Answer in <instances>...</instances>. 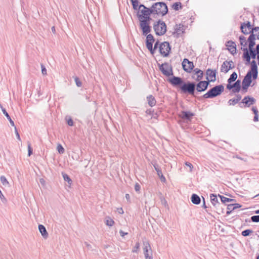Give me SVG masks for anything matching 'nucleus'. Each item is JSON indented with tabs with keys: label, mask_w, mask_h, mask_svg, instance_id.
I'll use <instances>...</instances> for the list:
<instances>
[{
	"label": "nucleus",
	"mask_w": 259,
	"mask_h": 259,
	"mask_svg": "<svg viewBox=\"0 0 259 259\" xmlns=\"http://www.w3.org/2000/svg\"><path fill=\"white\" fill-rule=\"evenodd\" d=\"M168 81L174 87H177L180 88L181 93L184 94H188L193 97L196 96V83L193 81H185L180 77L173 76L168 79Z\"/></svg>",
	"instance_id": "1"
},
{
	"label": "nucleus",
	"mask_w": 259,
	"mask_h": 259,
	"mask_svg": "<svg viewBox=\"0 0 259 259\" xmlns=\"http://www.w3.org/2000/svg\"><path fill=\"white\" fill-rule=\"evenodd\" d=\"M152 14L160 16H164L168 12L167 5L164 2H156L152 5Z\"/></svg>",
	"instance_id": "2"
},
{
	"label": "nucleus",
	"mask_w": 259,
	"mask_h": 259,
	"mask_svg": "<svg viewBox=\"0 0 259 259\" xmlns=\"http://www.w3.org/2000/svg\"><path fill=\"white\" fill-rule=\"evenodd\" d=\"M152 14H147L144 16L142 19L139 20L140 28L142 32L143 35H146L151 31V27L150 25V21L152 18L150 17Z\"/></svg>",
	"instance_id": "3"
},
{
	"label": "nucleus",
	"mask_w": 259,
	"mask_h": 259,
	"mask_svg": "<svg viewBox=\"0 0 259 259\" xmlns=\"http://www.w3.org/2000/svg\"><path fill=\"white\" fill-rule=\"evenodd\" d=\"M224 91V87L222 84L217 85L209 89L201 98L205 99L213 98L220 95Z\"/></svg>",
	"instance_id": "4"
},
{
	"label": "nucleus",
	"mask_w": 259,
	"mask_h": 259,
	"mask_svg": "<svg viewBox=\"0 0 259 259\" xmlns=\"http://www.w3.org/2000/svg\"><path fill=\"white\" fill-rule=\"evenodd\" d=\"M166 28L165 23L160 19L154 22L153 24V29L158 36L164 35L167 31Z\"/></svg>",
	"instance_id": "5"
},
{
	"label": "nucleus",
	"mask_w": 259,
	"mask_h": 259,
	"mask_svg": "<svg viewBox=\"0 0 259 259\" xmlns=\"http://www.w3.org/2000/svg\"><path fill=\"white\" fill-rule=\"evenodd\" d=\"M171 50V47L168 42L164 41L160 44L159 47V51L160 54L164 57H167L169 52Z\"/></svg>",
	"instance_id": "6"
},
{
	"label": "nucleus",
	"mask_w": 259,
	"mask_h": 259,
	"mask_svg": "<svg viewBox=\"0 0 259 259\" xmlns=\"http://www.w3.org/2000/svg\"><path fill=\"white\" fill-rule=\"evenodd\" d=\"M246 75H249L250 79L255 80L258 76V68L255 60L252 61L251 66L250 70L247 72Z\"/></svg>",
	"instance_id": "7"
},
{
	"label": "nucleus",
	"mask_w": 259,
	"mask_h": 259,
	"mask_svg": "<svg viewBox=\"0 0 259 259\" xmlns=\"http://www.w3.org/2000/svg\"><path fill=\"white\" fill-rule=\"evenodd\" d=\"M256 102L255 99L249 96L245 97L239 103V106L240 108L249 107L250 105L254 104Z\"/></svg>",
	"instance_id": "8"
},
{
	"label": "nucleus",
	"mask_w": 259,
	"mask_h": 259,
	"mask_svg": "<svg viewBox=\"0 0 259 259\" xmlns=\"http://www.w3.org/2000/svg\"><path fill=\"white\" fill-rule=\"evenodd\" d=\"M159 66V69L162 73L166 76H169L173 75L172 69L171 66H170L169 69L168 70L167 69L169 67V64L167 62H165L162 64H158Z\"/></svg>",
	"instance_id": "9"
},
{
	"label": "nucleus",
	"mask_w": 259,
	"mask_h": 259,
	"mask_svg": "<svg viewBox=\"0 0 259 259\" xmlns=\"http://www.w3.org/2000/svg\"><path fill=\"white\" fill-rule=\"evenodd\" d=\"M210 81L200 80L197 83H196V89L197 92H202L206 91L209 84Z\"/></svg>",
	"instance_id": "10"
},
{
	"label": "nucleus",
	"mask_w": 259,
	"mask_h": 259,
	"mask_svg": "<svg viewBox=\"0 0 259 259\" xmlns=\"http://www.w3.org/2000/svg\"><path fill=\"white\" fill-rule=\"evenodd\" d=\"M183 69L185 71L190 73L194 67L193 62L189 61L188 59L185 58L182 63Z\"/></svg>",
	"instance_id": "11"
},
{
	"label": "nucleus",
	"mask_w": 259,
	"mask_h": 259,
	"mask_svg": "<svg viewBox=\"0 0 259 259\" xmlns=\"http://www.w3.org/2000/svg\"><path fill=\"white\" fill-rule=\"evenodd\" d=\"M217 74V71L216 69L212 70L210 68L207 69L206 71V81L209 80L210 82L215 81L216 80Z\"/></svg>",
	"instance_id": "12"
},
{
	"label": "nucleus",
	"mask_w": 259,
	"mask_h": 259,
	"mask_svg": "<svg viewBox=\"0 0 259 259\" xmlns=\"http://www.w3.org/2000/svg\"><path fill=\"white\" fill-rule=\"evenodd\" d=\"M241 81L237 80L233 84L231 83H228L227 85V89L229 90H232V92L234 93H239L241 90Z\"/></svg>",
	"instance_id": "13"
},
{
	"label": "nucleus",
	"mask_w": 259,
	"mask_h": 259,
	"mask_svg": "<svg viewBox=\"0 0 259 259\" xmlns=\"http://www.w3.org/2000/svg\"><path fill=\"white\" fill-rule=\"evenodd\" d=\"M234 68L233 65V62L232 60L229 61H224L221 65V71L222 72L227 73L229 70Z\"/></svg>",
	"instance_id": "14"
},
{
	"label": "nucleus",
	"mask_w": 259,
	"mask_h": 259,
	"mask_svg": "<svg viewBox=\"0 0 259 259\" xmlns=\"http://www.w3.org/2000/svg\"><path fill=\"white\" fill-rule=\"evenodd\" d=\"M144 254L145 259H153L151 246L148 242H144Z\"/></svg>",
	"instance_id": "15"
},
{
	"label": "nucleus",
	"mask_w": 259,
	"mask_h": 259,
	"mask_svg": "<svg viewBox=\"0 0 259 259\" xmlns=\"http://www.w3.org/2000/svg\"><path fill=\"white\" fill-rule=\"evenodd\" d=\"M193 74L194 75L192 76V78L194 79L196 81H199L202 79L204 73L203 71L200 70L199 68H195L193 70Z\"/></svg>",
	"instance_id": "16"
},
{
	"label": "nucleus",
	"mask_w": 259,
	"mask_h": 259,
	"mask_svg": "<svg viewBox=\"0 0 259 259\" xmlns=\"http://www.w3.org/2000/svg\"><path fill=\"white\" fill-rule=\"evenodd\" d=\"M251 82L252 79H250L249 75L246 74L242 82V90L246 92Z\"/></svg>",
	"instance_id": "17"
},
{
	"label": "nucleus",
	"mask_w": 259,
	"mask_h": 259,
	"mask_svg": "<svg viewBox=\"0 0 259 259\" xmlns=\"http://www.w3.org/2000/svg\"><path fill=\"white\" fill-rule=\"evenodd\" d=\"M195 115L194 113L190 111H182L179 114V116L183 119L191 121L193 116Z\"/></svg>",
	"instance_id": "18"
},
{
	"label": "nucleus",
	"mask_w": 259,
	"mask_h": 259,
	"mask_svg": "<svg viewBox=\"0 0 259 259\" xmlns=\"http://www.w3.org/2000/svg\"><path fill=\"white\" fill-rule=\"evenodd\" d=\"M226 46L227 47L228 51L232 55H234L236 53V45L234 41L232 40L227 41L226 43Z\"/></svg>",
	"instance_id": "19"
},
{
	"label": "nucleus",
	"mask_w": 259,
	"mask_h": 259,
	"mask_svg": "<svg viewBox=\"0 0 259 259\" xmlns=\"http://www.w3.org/2000/svg\"><path fill=\"white\" fill-rule=\"evenodd\" d=\"M241 49L243 51L242 57L243 59L246 61V65L250 64V66H251L252 61H250L251 58L249 56V51L248 49L247 48H242Z\"/></svg>",
	"instance_id": "20"
},
{
	"label": "nucleus",
	"mask_w": 259,
	"mask_h": 259,
	"mask_svg": "<svg viewBox=\"0 0 259 259\" xmlns=\"http://www.w3.org/2000/svg\"><path fill=\"white\" fill-rule=\"evenodd\" d=\"M210 197V201H211L212 204L214 207H215L216 208H217L218 209H219V208L221 206L222 203H221L219 202L217 195L215 194H211Z\"/></svg>",
	"instance_id": "21"
},
{
	"label": "nucleus",
	"mask_w": 259,
	"mask_h": 259,
	"mask_svg": "<svg viewBox=\"0 0 259 259\" xmlns=\"http://www.w3.org/2000/svg\"><path fill=\"white\" fill-rule=\"evenodd\" d=\"M255 39H256L255 34H254L253 33H251L247 39V41L248 42V49H254L253 47L255 45Z\"/></svg>",
	"instance_id": "22"
},
{
	"label": "nucleus",
	"mask_w": 259,
	"mask_h": 259,
	"mask_svg": "<svg viewBox=\"0 0 259 259\" xmlns=\"http://www.w3.org/2000/svg\"><path fill=\"white\" fill-rule=\"evenodd\" d=\"M153 166L154 167L155 170L156 171L157 175L159 176L160 181L162 182H165L166 179L164 176L163 175L162 171L160 169L159 165L155 163L153 164Z\"/></svg>",
	"instance_id": "23"
},
{
	"label": "nucleus",
	"mask_w": 259,
	"mask_h": 259,
	"mask_svg": "<svg viewBox=\"0 0 259 259\" xmlns=\"http://www.w3.org/2000/svg\"><path fill=\"white\" fill-rule=\"evenodd\" d=\"M175 31L174 32V34L177 33L178 35V36L181 34V33H184L185 32V26L182 24H176L174 27Z\"/></svg>",
	"instance_id": "24"
},
{
	"label": "nucleus",
	"mask_w": 259,
	"mask_h": 259,
	"mask_svg": "<svg viewBox=\"0 0 259 259\" xmlns=\"http://www.w3.org/2000/svg\"><path fill=\"white\" fill-rule=\"evenodd\" d=\"M139 11L137 12V16L138 18L139 21L142 19L144 16L147 15V14H152L149 10H138Z\"/></svg>",
	"instance_id": "25"
},
{
	"label": "nucleus",
	"mask_w": 259,
	"mask_h": 259,
	"mask_svg": "<svg viewBox=\"0 0 259 259\" xmlns=\"http://www.w3.org/2000/svg\"><path fill=\"white\" fill-rule=\"evenodd\" d=\"M38 230L39 232L41 233L42 236L45 238L47 239L48 236L49 234L47 231V230L45 228V227L42 225H38Z\"/></svg>",
	"instance_id": "26"
},
{
	"label": "nucleus",
	"mask_w": 259,
	"mask_h": 259,
	"mask_svg": "<svg viewBox=\"0 0 259 259\" xmlns=\"http://www.w3.org/2000/svg\"><path fill=\"white\" fill-rule=\"evenodd\" d=\"M147 100L148 105L151 107L155 106L156 104V99L152 95H149L147 97Z\"/></svg>",
	"instance_id": "27"
},
{
	"label": "nucleus",
	"mask_w": 259,
	"mask_h": 259,
	"mask_svg": "<svg viewBox=\"0 0 259 259\" xmlns=\"http://www.w3.org/2000/svg\"><path fill=\"white\" fill-rule=\"evenodd\" d=\"M191 200L192 202L194 204H199L201 202V199L200 197L196 194H193L191 197Z\"/></svg>",
	"instance_id": "28"
},
{
	"label": "nucleus",
	"mask_w": 259,
	"mask_h": 259,
	"mask_svg": "<svg viewBox=\"0 0 259 259\" xmlns=\"http://www.w3.org/2000/svg\"><path fill=\"white\" fill-rule=\"evenodd\" d=\"M219 196V197L221 199V201L222 202V203H226L227 202H232V201H235V200L233 199H230V198H227L223 195H218Z\"/></svg>",
	"instance_id": "29"
},
{
	"label": "nucleus",
	"mask_w": 259,
	"mask_h": 259,
	"mask_svg": "<svg viewBox=\"0 0 259 259\" xmlns=\"http://www.w3.org/2000/svg\"><path fill=\"white\" fill-rule=\"evenodd\" d=\"M239 39L240 42V45L243 46V48H247V42L245 37L243 35H240L239 37Z\"/></svg>",
	"instance_id": "30"
},
{
	"label": "nucleus",
	"mask_w": 259,
	"mask_h": 259,
	"mask_svg": "<svg viewBox=\"0 0 259 259\" xmlns=\"http://www.w3.org/2000/svg\"><path fill=\"white\" fill-rule=\"evenodd\" d=\"M237 78V74L236 72H233L229 79H228L227 81L228 83H231L232 82L235 81Z\"/></svg>",
	"instance_id": "31"
},
{
	"label": "nucleus",
	"mask_w": 259,
	"mask_h": 259,
	"mask_svg": "<svg viewBox=\"0 0 259 259\" xmlns=\"http://www.w3.org/2000/svg\"><path fill=\"white\" fill-rule=\"evenodd\" d=\"M3 113L6 116L7 118L9 120L11 125L12 126H15L14 122L12 120V119H11L10 116L9 115V114L7 112V111H6V110L5 109H3Z\"/></svg>",
	"instance_id": "32"
},
{
	"label": "nucleus",
	"mask_w": 259,
	"mask_h": 259,
	"mask_svg": "<svg viewBox=\"0 0 259 259\" xmlns=\"http://www.w3.org/2000/svg\"><path fill=\"white\" fill-rule=\"evenodd\" d=\"M240 30L242 33L245 35H247L248 34H251V30H249L247 27H245V25H241L240 26Z\"/></svg>",
	"instance_id": "33"
},
{
	"label": "nucleus",
	"mask_w": 259,
	"mask_h": 259,
	"mask_svg": "<svg viewBox=\"0 0 259 259\" xmlns=\"http://www.w3.org/2000/svg\"><path fill=\"white\" fill-rule=\"evenodd\" d=\"M62 176H63L64 180L66 182H67L68 184L69 185H71L72 181L71 179L70 178L69 176L67 174H66V173H64V172H62Z\"/></svg>",
	"instance_id": "34"
},
{
	"label": "nucleus",
	"mask_w": 259,
	"mask_h": 259,
	"mask_svg": "<svg viewBox=\"0 0 259 259\" xmlns=\"http://www.w3.org/2000/svg\"><path fill=\"white\" fill-rule=\"evenodd\" d=\"M172 8L175 11H178L180 9L182 8V4L181 2L175 3L171 6Z\"/></svg>",
	"instance_id": "35"
},
{
	"label": "nucleus",
	"mask_w": 259,
	"mask_h": 259,
	"mask_svg": "<svg viewBox=\"0 0 259 259\" xmlns=\"http://www.w3.org/2000/svg\"><path fill=\"white\" fill-rule=\"evenodd\" d=\"M249 51V56L250 58L253 59H255L256 56H257V54H256V52L254 49H248Z\"/></svg>",
	"instance_id": "36"
},
{
	"label": "nucleus",
	"mask_w": 259,
	"mask_h": 259,
	"mask_svg": "<svg viewBox=\"0 0 259 259\" xmlns=\"http://www.w3.org/2000/svg\"><path fill=\"white\" fill-rule=\"evenodd\" d=\"M114 223H115V222L113 221V220L111 219L110 217L107 218V219L105 221L106 225L109 227H112L114 224Z\"/></svg>",
	"instance_id": "37"
},
{
	"label": "nucleus",
	"mask_w": 259,
	"mask_h": 259,
	"mask_svg": "<svg viewBox=\"0 0 259 259\" xmlns=\"http://www.w3.org/2000/svg\"><path fill=\"white\" fill-rule=\"evenodd\" d=\"M253 233V231L251 229H246L243 231L241 232V235L244 237L248 236L251 235V233Z\"/></svg>",
	"instance_id": "38"
},
{
	"label": "nucleus",
	"mask_w": 259,
	"mask_h": 259,
	"mask_svg": "<svg viewBox=\"0 0 259 259\" xmlns=\"http://www.w3.org/2000/svg\"><path fill=\"white\" fill-rule=\"evenodd\" d=\"M131 2L133 6V8L134 10H138L139 7V1L138 0H131Z\"/></svg>",
	"instance_id": "39"
},
{
	"label": "nucleus",
	"mask_w": 259,
	"mask_h": 259,
	"mask_svg": "<svg viewBox=\"0 0 259 259\" xmlns=\"http://www.w3.org/2000/svg\"><path fill=\"white\" fill-rule=\"evenodd\" d=\"M153 44V43H151V42H146V47L152 54H154Z\"/></svg>",
	"instance_id": "40"
},
{
	"label": "nucleus",
	"mask_w": 259,
	"mask_h": 259,
	"mask_svg": "<svg viewBox=\"0 0 259 259\" xmlns=\"http://www.w3.org/2000/svg\"><path fill=\"white\" fill-rule=\"evenodd\" d=\"M146 36V42H151V43H153L154 42V38L151 34L148 33Z\"/></svg>",
	"instance_id": "41"
},
{
	"label": "nucleus",
	"mask_w": 259,
	"mask_h": 259,
	"mask_svg": "<svg viewBox=\"0 0 259 259\" xmlns=\"http://www.w3.org/2000/svg\"><path fill=\"white\" fill-rule=\"evenodd\" d=\"M140 244L139 242H136L135 246L132 249L133 252L138 253L140 249Z\"/></svg>",
	"instance_id": "42"
},
{
	"label": "nucleus",
	"mask_w": 259,
	"mask_h": 259,
	"mask_svg": "<svg viewBox=\"0 0 259 259\" xmlns=\"http://www.w3.org/2000/svg\"><path fill=\"white\" fill-rule=\"evenodd\" d=\"M149 10V11L150 10V11L151 12H152V6L150 8H148L146 6H145L143 4H140L139 6V7L138 8V10Z\"/></svg>",
	"instance_id": "43"
},
{
	"label": "nucleus",
	"mask_w": 259,
	"mask_h": 259,
	"mask_svg": "<svg viewBox=\"0 0 259 259\" xmlns=\"http://www.w3.org/2000/svg\"><path fill=\"white\" fill-rule=\"evenodd\" d=\"M233 205H234L233 204L228 205V206H227L228 210L227 211V212H226L227 214H230L233 210H235Z\"/></svg>",
	"instance_id": "44"
},
{
	"label": "nucleus",
	"mask_w": 259,
	"mask_h": 259,
	"mask_svg": "<svg viewBox=\"0 0 259 259\" xmlns=\"http://www.w3.org/2000/svg\"><path fill=\"white\" fill-rule=\"evenodd\" d=\"M241 25H245V27H247V28L249 30H252V28H253V27L252 26L251 24V23L250 21H247L246 22H243V23H242L241 24Z\"/></svg>",
	"instance_id": "45"
},
{
	"label": "nucleus",
	"mask_w": 259,
	"mask_h": 259,
	"mask_svg": "<svg viewBox=\"0 0 259 259\" xmlns=\"http://www.w3.org/2000/svg\"><path fill=\"white\" fill-rule=\"evenodd\" d=\"M57 150L60 154H63L65 152L64 148L60 144H58L57 147Z\"/></svg>",
	"instance_id": "46"
},
{
	"label": "nucleus",
	"mask_w": 259,
	"mask_h": 259,
	"mask_svg": "<svg viewBox=\"0 0 259 259\" xmlns=\"http://www.w3.org/2000/svg\"><path fill=\"white\" fill-rule=\"evenodd\" d=\"M0 179L1 183L3 184V185L7 186L9 185V182L5 176H1Z\"/></svg>",
	"instance_id": "47"
},
{
	"label": "nucleus",
	"mask_w": 259,
	"mask_h": 259,
	"mask_svg": "<svg viewBox=\"0 0 259 259\" xmlns=\"http://www.w3.org/2000/svg\"><path fill=\"white\" fill-rule=\"evenodd\" d=\"M73 78L76 86L78 87H81L82 85V82L80 80L79 78L77 76L73 77Z\"/></svg>",
	"instance_id": "48"
},
{
	"label": "nucleus",
	"mask_w": 259,
	"mask_h": 259,
	"mask_svg": "<svg viewBox=\"0 0 259 259\" xmlns=\"http://www.w3.org/2000/svg\"><path fill=\"white\" fill-rule=\"evenodd\" d=\"M251 220L254 223L259 222V215L252 216L251 217Z\"/></svg>",
	"instance_id": "49"
},
{
	"label": "nucleus",
	"mask_w": 259,
	"mask_h": 259,
	"mask_svg": "<svg viewBox=\"0 0 259 259\" xmlns=\"http://www.w3.org/2000/svg\"><path fill=\"white\" fill-rule=\"evenodd\" d=\"M228 103L229 105L234 106L237 103V101H236L234 98L231 99L228 101Z\"/></svg>",
	"instance_id": "50"
},
{
	"label": "nucleus",
	"mask_w": 259,
	"mask_h": 259,
	"mask_svg": "<svg viewBox=\"0 0 259 259\" xmlns=\"http://www.w3.org/2000/svg\"><path fill=\"white\" fill-rule=\"evenodd\" d=\"M33 150L31 147V144L29 142H28V156H30L32 154Z\"/></svg>",
	"instance_id": "51"
},
{
	"label": "nucleus",
	"mask_w": 259,
	"mask_h": 259,
	"mask_svg": "<svg viewBox=\"0 0 259 259\" xmlns=\"http://www.w3.org/2000/svg\"><path fill=\"white\" fill-rule=\"evenodd\" d=\"M41 73L44 75H46L47 74V69L45 67V66L42 64H41Z\"/></svg>",
	"instance_id": "52"
},
{
	"label": "nucleus",
	"mask_w": 259,
	"mask_h": 259,
	"mask_svg": "<svg viewBox=\"0 0 259 259\" xmlns=\"http://www.w3.org/2000/svg\"><path fill=\"white\" fill-rule=\"evenodd\" d=\"M185 164H186V165H187V166H188V167H189V168H190V170H189V171H190V172H192V169H193V165H192L191 163H190V162H186L185 163Z\"/></svg>",
	"instance_id": "53"
},
{
	"label": "nucleus",
	"mask_w": 259,
	"mask_h": 259,
	"mask_svg": "<svg viewBox=\"0 0 259 259\" xmlns=\"http://www.w3.org/2000/svg\"><path fill=\"white\" fill-rule=\"evenodd\" d=\"M160 44H159V41L157 40L154 44V46L153 48V52L154 53L155 50L158 48V47H159Z\"/></svg>",
	"instance_id": "54"
},
{
	"label": "nucleus",
	"mask_w": 259,
	"mask_h": 259,
	"mask_svg": "<svg viewBox=\"0 0 259 259\" xmlns=\"http://www.w3.org/2000/svg\"><path fill=\"white\" fill-rule=\"evenodd\" d=\"M141 189V186L138 183H136L135 185V190L136 192H139Z\"/></svg>",
	"instance_id": "55"
},
{
	"label": "nucleus",
	"mask_w": 259,
	"mask_h": 259,
	"mask_svg": "<svg viewBox=\"0 0 259 259\" xmlns=\"http://www.w3.org/2000/svg\"><path fill=\"white\" fill-rule=\"evenodd\" d=\"M256 54H257V59H259V44L257 45L255 49H254Z\"/></svg>",
	"instance_id": "56"
},
{
	"label": "nucleus",
	"mask_w": 259,
	"mask_h": 259,
	"mask_svg": "<svg viewBox=\"0 0 259 259\" xmlns=\"http://www.w3.org/2000/svg\"><path fill=\"white\" fill-rule=\"evenodd\" d=\"M254 31L255 32H258L259 31V27L255 26L252 28V30H251V33H254Z\"/></svg>",
	"instance_id": "57"
},
{
	"label": "nucleus",
	"mask_w": 259,
	"mask_h": 259,
	"mask_svg": "<svg viewBox=\"0 0 259 259\" xmlns=\"http://www.w3.org/2000/svg\"><path fill=\"white\" fill-rule=\"evenodd\" d=\"M252 111H253L254 115L258 114V110L256 108V107H252Z\"/></svg>",
	"instance_id": "58"
},
{
	"label": "nucleus",
	"mask_w": 259,
	"mask_h": 259,
	"mask_svg": "<svg viewBox=\"0 0 259 259\" xmlns=\"http://www.w3.org/2000/svg\"><path fill=\"white\" fill-rule=\"evenodd\" d=\"M67 124L69 126H73V121L71 118H69L67 120Z\"/></svg>",
	"instance_id": "59"
},
{
	"label": "nucleus",
	"mask_w": 259,
	"mask_h": 259,
	"mask_svg": "<svg viewBox=\"0 0 259 259\" xmlns=\"http://www.w3.org/2000/svg\"><path fill=\"white\" fill-rule=\"evenodd\" d=\"M15 133H16L17 139L19 140H20L21 139H20V137L19 134L18 133L17 129V128L15 126Z\"/></svg>",
	"instance_id": "60"
},
{
	"label": "nucleus",
	"mask_w": 259,
	"mask_h": 259,
	"mask_svg": "<svg viewBox=\"0 0 259 259\" xmlns=\"http://www.w3.org/2000/svg\"><path fill=\"white\" fill-rule=\"evenodd\" d=\"M236 98H235V100H236V101H237V103H238L239 101H240V100H241V98H242V97H241V96L240 94H237V95H236Z\"/></svg>",
	"instance_id": "61"
},
{
	"label": "nucleus",
	"mask_w": 259,
	"mask_h": 259,
	"mask_svg": "<svg viewBox=\"0 0 259 259\" xmlns=\"http://www.w3.org/2000/svg\"><path fill=\"white\" fill-rule=\"evenodd\" d=\"M119 234L121 237H124L125 235L128 234V233L123 232L122 230L119 231Z\"/></svg>",
	"instance_id": "62"
},
{
	"label": "nucleus",
	"mask_w": 259,
	"mask_h": 259,
	"mask_svg": "<svg viewBox=\"0 0 259 259\" xmlns=\"http://www.w3.org/2000/svg\"><path fill=\"white\" fill-rule=\"evenodd\" d=\"M154 111L152 110V109H147L146 111V114H149V115H152L153 114V113Z\"/></svg>",
	"instance_id": "63"
},
{
	"label": "nucleus",
	"mask_w": 259,
	"mask_h": 259,
	"mask_svg": "<svg viewBox=\"0 0 259 259\" xmlns=\"http://www.w3.org/2000/svg\"><path fill=\"white\" fill-rule=\"evenodd\" d=\"M233 204L234 205L233 206H234V209L240 208L241 207V205L239 203H235V204Z\"/></svg>",
	"instance_id": "64"
}]
</instances>
